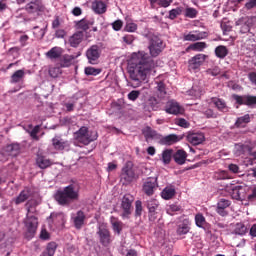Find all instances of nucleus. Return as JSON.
<instances>
[{
    "mask_svg": "<svg viewBox=\"0 0 256 256\" xmlns=\"http://www.w3.org/2000/svg\"><path fill=\"white\" fill-rule=\"evenodd\" d=\"M57 251V243L50 242L48 243L46 250L43 252V256H54Z\"/></svg>",
    "mask_w": 256,
    "mask_h": 256,
    "instance_id": "nucleus-39",
    "label": "nucleus"
},
{
    "mask_svg": "<svg viewBox=\"0 0 256 256\" xmlns=\"http://www.w3.org/2000/svg\"><path fill=\"white\" fill-rule=\"evenodd\" d=\"M26 239H33L39 227V220L35 216H27L25 220Z\"/></svg>",
    "mask_w": 256,
    "mask_h": 256,
    "instance_id": "nucleus-5",
    "label": "nucleus"
},
{
    "mask_svg": "<svg viewBox=\"0 0 256 256\" xmlns=\"http://www.w3.org/2000/svg\"><path fill=\"white\" fill-rule=\"evenodd\" d=\"M36 165L39 169H48V167L53 165V162H51L50 159H47V157L43 155V152H38L36 154Z\"/></svg>",
    "mask_w": 256,
    "mask_h": 256,
    "instance_id": "nucleus-17",
    "label": "nucleus"
},
{
    "mask_svg": "<svg viewBox=\"0 0 256 256\" xmlns=\"http://www.w3.org/2000/svg\"><path fill=\"white\" fill-rule=\"evenodd\" d=\"M54 199L58 205H61L62 207H69L71 203L79 201V188L74 184H70L63 189L57 190L54 195Z\"/></svg>",
    "mask_w": 256,
    "mask_h": 256,
    "instance_id": "nucleus-2",
    "label": "nucleus"
},
{
    "mask_svg": "<svg viewBox=\"0 0 256 256\" xmlns=\"http://www.w3.org/2000/svg\"><path fill=\"white\" fill-rule=\"evenodd\" d=\"M134 201L135 197L131 194H125L123 196L121 202V208L123 209L122 217H129V215H131V209Z\"/></svg>",
    "mask_w": 256,
    "mask_h": 256,
    "instance_id": "nucleus-9",
    "label": "nucleus"
},
{
    "mask_svg": "<svg viewBox=\"0 0 256 256\" xmlns=\"http://www.w3.org/2000/svg\"><path fill=\"white\" fill-rule=\"evenodd\" d=\"M247 199L250 202L256 201V184H253L248 188Z\"/></svg>",
    "mask_w": 256,
    "mask_h": 256,
    "instance_id": "nucleus-48",
    "label": "nucleus"
},
{
    "mask_svg": "<svg viewBox=\"0 0 256 256\" xmlns=\"http://www.w3.org/2000/svg\"><path fill=\"white\" fill-rule=\"evenodd\" d=\"M41 129L40 125H36L32 131L29 132L30 137H32L34 139V141H39V136H37V134L39 133Z\"/></svg>",
    "mask_w": 256,
    "mask_h": 256,
    "instance_id": "nucleus-58",
    "label": "nucleus"
},
{
    "mask_svg": "<svg viewBox=\"0 0 256 256\" xmlns=\"http://www.w3.org/2000/svg\"><path fill=\"white\" fill-rule=\"evenodd\" d=\"M95 25L94 20H88L86 18L81 19L80 21L76 22L77 29H81L82 31H89L90 27Z\"/></svg>",
    "mask_w": 256,
    "mask_h": 256,
    "instance_id": "nucleus-28",
    "label": "nucleus"
},
{
    "mask_svg": "<svg viewBox=\"0 0 256 256\" xmlns=\"http://www.w3.org/2000/svg\"><path fill=\"white\" fill-rule=\"evenodd\" d=\"M137 29H138V26L134 22H127L124 27V31H126L127 33H135Z\"/></svg>",
    "mask_w": 256,
    "mask_h": 256,
    "instance_id": "nucleus-54",
    "label": "nucleus"
},
{
    "mask_svg": "<svg viewBox=\"0 0 256 256\" xmlns=\"http://www.w3.org/2000/svg\"><path fill=\"white\" fill-rule=\"evenodd\" d=\"M146 207L148 209V219L150 223L157 221V209H159V201L157 199H150L146 201Z\"/></svg>",
    "mask_w": 256,
    "mask_h": 256,
    "instance_id": "nucleus-8",
    "label": "nucleus"
},
{
    "mask_svg": "<svg viewBox=\"0 0 256 256\" xmlns=\"http://www.w3.org/2000/svg\"><path fill=\"white\" fill-rule=\"evenodd\" d=\"M165 111L168 113V115H183L185 110L181 105H179V102L175 100H170L166 103Z\"/></svg>",
    "mask_w": 256,
    "mask_h": 256,
    "instance_id": "nucleus-11",
    "label": "nucleus"
},
{
    "mask_svg": "<svg viewBox=\"0 0 256 256\" xmlns=\"http://www.w3.org/2000/svg\"><path fill=\"white\" fill-rule=\"evenodd\" d=\"M249 123H251V115L245 114L244 116L238 117L234 125L237 129H243Z\"/></svg>",
    "mask_w": 256,
    "mask_h": 256,
    "instance_id": "nucleus-25",
    "label": "nucleus"
},
{
    "mask_svg": "<svg viewBox=\"0 0 256 256\" xmlns=\"http://www.w3.org/2000/svg\"><path fill=\"white\" fill-rule=\"evenodd\" d=\"M143 135H144L146 141H149V139H156V137H157V131L151 129V127H147V128L143 131Z\"/></svg>",
    "mask_w": 256,
    "mask_h": 256,
    "instance_id": "nucleus-47",
    "label": "nucleus"
},
{
    "mask_svg": "<svg viewBox=\"0 0 256 256\" xmlns=\"http://www.w3.org/2000/svg\"><path fill=\"white\" fill-rule=\"evenodd\" d=\"M139 95H141V92L139 90H132L128 94V99L129 101H137V99H139Z\"/></svg>",
    "mask_w": 256,
    "mask_h": 256,
    "instance_id": "nucleus-59",
    "label": "nucleus"
},
{
    "mask_svg": "<svg viewBox=\"0 0 256 256\" xmlns=\"http://www.w3.org/2000/svg\"><path fill=\"white\" fill-rule=\"evenodd\" d=\"M7 151H9V153H11V155H17V153H19V145L18 144L8 145Z\"/></svg>",
    "mask_w": 256,
    "mask_h": 256,
    "instance_id": "nucleus-61",
    "label": "nucleus"
},
{
    "mask_svg": "<svg viewBox=\"0 0 256 256\" xmlns=\"http://www.w3.org/2000/svg\"><path fill=\"white\" fill-rule=\"evenodd\" d=\"M214 179L216 181H227V179H231V176L229 175L228 171L219 170L214 173Z\"/></svg>",
    "mask_w": 256,
    "mask_h": 256,
    "instance_id": "nucleus-38",
    "label": "nucleus"
},
{
    "mask_svg": "<svg viewBox=\"0 0 256 256\" xmlns=\"http://www.w3.org/2000/svg\"><path fill=\"white\" fill-rule=\"evenodd\" d=\"M145 111H158L159 110V100L155 97H150L144 106Z\"/></svg>",
    "mask_w": 256,
    "mask_h": 256,
    "instance_id": "nucleus-23",
    "label": "nucleus"
},
{
    "mask_svg": "<svg viewBox=\"0 0 256 256\" xmlns=\"http://www.w3.org/2000/svg\"><path fill=\"white\" fill-rule=\"evenodd\" d=\"M205 59H207V55H205V54L195 55L188 61L189 69H191L192 71L199 69V67H201V65H203V63H205Z\"/></svg>",
    "mask_w": 256,
    "mask_h": 256,
    "instance_id": "nucleus-14",
    "label": "nucleus"
},
{
    "mask_svg": "<svg viewBox=\"0 0 256 256\" xmlns=\"http://www.w3.org/2000/svg\"><path fill=\"white\" fill-rule=\"evenodd\" d=\"M232 199H236V201H241L245 195V188L243 186H234L231 190Z\"/></svg>",
    "mask_w": 256,
    "mask_h": 256,
    "instance_id": "nucleus-27",
    "label": "nucleus"
},
{
    "mask_svg": "<svg viewBox=\"0 0 256 256\" xmlns=\"http://www.w3.org/2000/svg\"><path fill=\"white\" fill-rule=\"evenodd\" d=\"M215 55L218 59H225L229 55V49L224 45H219L215 48Z\"/></svg>",
    "mask_w": 256,
    "mask_h": 256,
    "instance_id": "nucleus-34",
    "label": "nucleus"
},
{
    "mask_svg": "<svg viewBox=\"0 0 256 256\" xmlns=\"http://www.w3.org/2000/svg\"><path fill=\"white\" fill-rule=\"evenodd\" d=\"M246 19L247 18H241L237 21V25H241V23H244L240 28V33L242 34L249 33L251 31V27L245 21Z\"/></svg>",
    "mask_w": 256,
    "mask_h": 256,
    "instance_id": "nucleus-49",
    "label": "nucleus"
},
{
    "mask_svg": "<svg viewBox=\"0 0 256 256\" xmlns=\"http://www.w3.org/2000/svg\"><path fill=\"white\" fill-rule=\"evenodd\" d=\"M221 73V68L219 66H214L206 70V75H211L212 77H217Z\"/></svg>",
    "mask_w": 256,
    "mask_h": 256,
    "instance_id": "nucleus-56",
    "label": "nucleus"
},
{
    "mask_svg": "<svg viewBox=\"0 0 256 256\" xmlns=\"http://www.w3.org/2000/svg\"><path fill=\"white\" fill-rule=\"evenodd\" d=\"M25 77V71L24 70H17L14 72L11 76V83H19L21 80H23Z\"/></svg>",
    "mask_w": 256,
    "mask_h": 256,
    "instance_id": "nucleus-40",
    "label": "nucleus"
},
{
    "mask_svg": "<svg viewBox=\"0 0 256 256\" xmlns=\"http://www.w3.org/2000/svg\"><path fill=\"white\" fill-rule=\"evenodd\" d=\"M92 9L97 15H103L107 12V4L103 1H95L92 3Z\"/></svg>",
    "mask_w": 256,
    "mask_h": 256,
    "instance_id": "nucleus-30",
    "label": "nucleus"
},
{
    "mask_svg": "<svg viewBox=\"0 0 256 256\" xmlns=\"http://www.w3.org/2000/svg\"><path fill=\"white\" fill-rule=\"evenodd\" d=\"M244 9L246 11H251V9H256V0H249L248 2L245 3Z\"/></svg>",
    "mask_w": 256,
    "mask_h": 256,
    "instance_id": "nucleus-63",
    "label": "nucleus"
},
{
    "mask_svg": "<svg viewBox=\"0 0 256 256\" xmlns=\"http://www.w3.org/2000/svg\"><path fill=\"white\" fill-rule=\"evenodd\" d=\"M189 97H192V99H199L201 97L203 91L199 86H193L191 90L188 92Z\"/></svg>",
    "mask_w": 256,
    "mask_h": 256,
    "instance_id": "nucleus-43",
    "label": "nucleus"
},
{
    "mask_svg": "<svg viewBox=\"0 0 256 256\" xmlns=\"http://www.w3.org/2000/svg\"><path fill=\"white\" fill-rule=\"evenodd\" d=\"M162 199L169 201V199H173L175 197V188H165L162 191Z\"/></svg>",
    "mask_w": 256,
    "mask_h": 256,
    "instance_id": "nucleus-44",
    "label": "nucleus"
},
{
    "mask_svg": "<svg viewBox=\"0 0 256 256\" xmlns=\"http://www.w3.org/2000/svg\"><path fill=\"white\" fill-rule=\"evenodd\" d=\"M251 151H253V148L249 142L235 144V153L238 156L245 155V153H251Z\"/></svg>",
    "mask_w": 256,
    "mask_h": 256,
    "instance_id": "nucleus-22",
    "label": "nucleus"
},
{
    "mask_svg": "<svg viewBox=\"0 0 256 256\" xmlns=\"http://www.w3.org/2000/svg\"><path fill=\"white\" fill-rule=\"evenodd\" d=\"M85 37V34L83 31H78L74 33L72 36H70L68 43L70 47H73L74 49H77L81 43H83V38Z\"/></svg>",
    "mask_w": 256,
    "mask_h": 256,
    "instance_id": "nucleus-18",
    "label": "nucleus"
},
{
    "mask_svg": "<svg viewBox=\"0 0 256 256\" xmlns=\"http://www.w3.org/2000/svg\"><path fill=\"white\" fill-rule=\"evenodd\" d=\"M212 103L215 105L218 111H221L222 113H228L229 106H227L225 100L221 98H212Z\"/></svg>",
    "mask_w": 256,
    "mask_h": 256,
    "instance_id": "nucleus-29",
    "label": "nucleus"
},
{
    "mask_svg": "<svg viewBox=\"0 0 256 256\" xmlns=\"http://www.w3.org/2000/svg\"><path fill=\"white\" fill-rule=\"evenodd\" d=\"M232 98L236 102V105H246V107H254L256 105V96L253 95H239L234 94L232 95Z\"/></svg>",
    "mask_w": 256,
    "mask_h": 256,
    "instance_id": "nucleus-6",
    "label": "nucleus"
},
{
    "mask_svg": "<svg viewBox=\"0 0 256 256\" xmlns=\"http://www.w3.org/2000/svg\"><path fill=\"white\" fill-rule=\"evenodd\" d=\"M157 187V178H148L142 186V191L147 197H152V195H155V189H157Z\"/></svg>",
    "mask_w": 256,
    "mask_h": 256,
    "instance_id": "nucleus-12",
    "label": "nucleus"
},
{
    "mask_svg": "<svg viewBox=\"0 0 256 256\" xmlns=\"http://www.w3.org/2000/svg\"><path fill=\"white\" fill-rule=\"evenodd\" d=\"M85 212L79 210L76 213V217L74 218V225L76 227V229H81V227H83V225H85Z\"/></svg>",
    "mask_w": 256,
    "mask_h": 256,
    "instance_id": "nucleus-32",
    "label": "nucleus"
},
{
    "mask_svg": "<svg viewBox=\"0 0 256 256\" xmlns=\"http://www.w3.org/2000/svg\"><path fill=\"white\" fill-rule=\"evenodd\" d=\"M181 211V206L177 205V204H172V205H169L167 210H166V213L167 215H175V213Z\"/></svg>",
    "mask_w": 256,
    "mask_h": 256,
    "instance_id": "nucleus-53",
    "label": "nucleus"
},
{
    "mask_svg": "<svg viewBox=\"0 0 256 256\" xmlns=\"http://www.w3.org/2000/svg\"><path fill=\"white\" fill-rule=\"evenodd\" d=\"M52 147H54L55 151H69L71 143L68 140H63L60 137H54L52 139Z\"/></svg>",
    "mask_w": 256,
    "mask_h": 256,
    "instance_id": "nucleus-15",
    "label": "nucleus"
},
{
    "mask_svg": "<svg viewBox=\"0 0 256 256\" xmlns=\"http://www.w3.org/2000/svg\"><path fill=\"white\" fill-rule=\"evenodd\" d=\"M61 55H63V48L59 46H55L46 52L47 59H50L51 61L61 59Z\"/></svg>",
    "mask_w": 256,
    "mask_h": 256,
    "instance_id": "nucleus-21",
    "label": "nucleus"
},
{
    "mask_svg": "<svg viewBox=\"0 0 256 256\" xmlns=\"http://www.w3.org/2000/svg\"><path fill=\"white\" fill-rule=\"evenodd\" d=\"M172 157L173 149H166L162 152V161L165 165H169V163H171Z\"/></svg>",
    "mask_w": 256,
    "mask_h": 256,
    "instance_id": "nucleus-42",
    "label": "nucleus"
},
{
    "mask_svg": "<svg viewBox=\"0 0 256 256\" xmlns=\"http://www.w3.org/2000/svg\"><path fill=\"white\" fill-rule=\"evenodd\" d=\"M99 73H101V70H99V69H95L93 67H86L85 68V74L86 75H94V76H96V75H99Z\"/></svg>",
    "mask_w": 256,
    "mask_h": 256,
    "instance_id": "nucleus-62",
    "label": "nucleus"
},
{
    "mask_svg": "<svg viewBox=\"0 0 256 256\" xmlns=\"http://www.w3.org/2000/svg\"><path fill=\"white\" fill-rule=\"evenodd\" d=\"M195 223L197 227L203 229V227L207 225V220L205 219V216H203V214L198 213L195 215Z\"/></svg>",
    "mask_w": 256,
    "mask_h": 256,
    "instance_id": "nucleus-45",
    "label": "nucleus"
},
{
    "mask_svg": "<svg viewBox=\"0 0 256 256\" xmlns=\"http://www.w3.org/2000/svg\"><path fill=\"white\" fill-rule=\"evenodd\" d=\"M96 235H98V239L103 247H109L111 245V232L107 227L100 226Z\"/></svg>",
    "mask_w": 256,
    "mask_h": 256,
    "instance_id": "nucleus-10",
    "label": "nucleus"
},
{
    "mask_svg": "<svg viewBox=\"0 0 256 256\" xmlns=\"http://www.w3.org/2000/svg\"><path fill=\"white\" fill-rule=\"evenodd\" d=\"M204 49H207V43L205 42H195L193 44H190L187 48L186 51H203Z\"/></svg>",
    "mask_w": 256,
    "mask_h": 256,
    "instance_id": "nucleus-35",
    "label": "nucleus"
},
{
    "mask_svg": "<svg viewBox=\"0 0 256 256\" xmlns=\"http://www.w3.org/2000/svg\"><path fill=\"white\" fill-rule=\"evenodd\" d=\"M142 35L148 39L149 54L145 51L134 52L131 56L128 73L132 81H137L138 85L147 80V76L154 71L156 64L153 57H159L167 45L157 34L146 28Z\"/></svg>",
    "mask_w": 256,
    "mask_h": 256,
    "instance_id": "nucleus-1",
    "label": "nucleus"
},
{
    "mask_svg": "<svg viewBox=\"0 0 256 256\" xmlns=\"http://www.w3.org/2000/svg\"><path fill=\"white\" fill-rule=\"evenodd\" d=\"M186 139L191 145H201L205 141V135L203 133H189Z\"/></svg>",
    "mask_w": 256,
    "mask_h": 256,
    "instance_id": "nucleus-20",
    "label": "nucleus"
},
{
    "mask_svg": "<svg viewBox=\"0 0 256 256\" xmlns=\"http://www.w3.org/2000/svg\"><path fill=\"white\" fill-rule=\"evenodd\" d=\"M231 206V201L222 198L217 203L216 213L220 215L221 217H227L229 215V212L227 211V208Z\"/></svg>",
    "mask_w": 256,
    "mask_h": 256,
    "instance_id": "nucleus-16",
    "label": "nucleus"
},
{
    "mask_svg": "<svg viewBox=\"0 0 256 256\" xmlns=\"http://www.w3.org/2000/svg\"><path fill=\"white\" fill-rule=\"evenodd\" d=\"M191 231V223L189 220H184L181 224L178 225L176 233L179 237L187 235Z\"/></svg>",
    "mask_w": 256,
    "mask_h": 256,
    "instance_id": "nucleus-24",
    "label": "nucleus"
},
{
    "mask_svg": "<svg viewBox=\"0 0 256 256\" xmlns=\"http://www.w3.org/2000/svg\"><path fill=\"white\" fill-rule=\"evenodd\" d=\"M171 3H173V0H150L151 7H155V5H158V7H163L164 9L170 7Z\"/></svg>",
    "mask_w": 256,
    "mask_h": 256,
    "instance_id": "nucleus-37",
    "label": "nucleus"
},
{
    "mask_svg": "<svg viewBox=\"0 0 256 256\" xmlns=\"http://www.w3.org/2000/svg\"><path fill=\"white\" fill-rule=\"evenodd\" d=\"M234 232L236 235H245L247 233V226L243 223H237Z\"/></svg>",
    "mask_w": 256,
    "mask_h": 256,
    "instance_id": "nucleus-50",
    "label": "nucleus"
},
{
    "mask_svg": "<svg viewBox=\"0 0 256 256\" xmlns=\"http://www.w3.org/2000/svg\"><path fill=\"white\" fill-rule=\"evenodd\" d=\"M114 31H121L123 29V20H116L112 23Z\"/></svg>",
    "mask_w": 256,
    "mask_h": 256,
    "instance_id": "nucleus-64",
    "label": "nucleus"
},
{
    "mask_svg": "<svg viewBox=\"0 0 256 256\" xmlns=\"http://www.w3.org/2000/svg\"><path fill=\"white\" fill-rule=\"evenodd\" d=\"M31 197V190L29 188H26L20 192V194L17 196L15 199V204L16 205H21V203H25L27 199Z\"/></svg>",
    "mask_w": 256,
    "mask_h": 256,
    "instance_id": "nucleus-31",
    "label": "nucleus"
},
{
    "mask_svg": "<svg viewBox=\"0 0 256 256\" xmlns=\"http://www.w3.org/2000/svg\"><path fill=\"white\" fill-rule=\"evenodd\" d=\"M173 159L177 165H185V161H187V152H185V150H177L173 154Z\"/></svg>",
    "mask_w": 256,
    "mask_h": 256,
    "instance_id": "nucleus-26",
    "label": "nucleus"
},
{
    "mask_svg": "<svg viewBox=\"0 0 256 256\" xmlns=\"http://www.w3.org/2000/svg\"><path fill=\"white\" fill-rule=\"evenodd\" d=\"M33 29H34L33 35L37 39L41 40L45 37V29L39 28V26H35Z\"/></svg>",
    "mask_w": 256,
    "mask_h": 256,
    "instance_id": "nucleus-51",
    "label": "nucleus"
},
{
    "mask_svg": "<svg viewBox=\"0 0 256 256\" xmlns=\"http://www.w3.org/2000/svg\"><path fill=\"white\" fill-rule=\"evenodd\" d=\"M86 57L90 65H97L99 57H101V50L99 45H92L86 50Z\"/></svg>",
    "mask_w": 256,
    "mask_h": 256,
    "instance_id": "nucleus-7",
    "label": "nucleus"
},
{
    "mask_svg": "<svg viewBox=\"0 0 256 256\" xmlns=\"http://www.w3.org/2000/svg\"><path fill=\"white\" fill-rule=\"evenodd\" d=\"M199 12L195 8L188 7L185 9V17H188L189 19H195Z\"/></svg>",
    "mask_w": 256,
    "mask_h": 256,
    "instance_id": "nucleus-52",
    "label": "nucleus"
},
{
    "mask_svg": "<svg viewBox=\"0 0 256 256\" xmlns=\"http://www.w3.org/2000/svg\"><path fill=\"white\" fill-rule=\"evenodd\" d=\"M179 136L176 134H169L168 136H165L160 139V143L162 145H175V143H178Z\"/></svg>",
    "mask_w": 256,
    "mask_h": 256,
    "instance_id": "nucleus-33",
    "label": "nucleus"
},
{
    "mask_svg": "<svg viewBox=\"0 0 256 256\" xmlns=\"http://www.w3.org/2000/svg\"><path fill=\"white\" fill-rule=\"evenodd\" d=\"M122 41L126 43V45H133V41H135V36L131 34H126L122 37Z\"/></svg>",
    "mask_w": 256,
    "mask_h": 256,
    "instance_id": "nucleus-60",
    "label": "nucleus"
},
{
    "mask_svg": "<svg viewBox=\"0 0 256 256\" xmlns=\"http://www.w3.org/2000/svg\"><path fill=\"white\" fill-rule=\"evenodd\" d=\"M61 73H63V71L60 67H52L49 69V75L50 77H53V79H57Z\"/></svg>",
    "mask_w": 256,
    "mask_h": 256,
    "instance_id": "nucleus-55",
    "label": "nucleus"
},
{
    "mask_svg": "<svg viewBox=\"0 0 256 256\" xmlns=\"http://www.w3.org/2000/svg\"><path fill=\"white\" fill-rule=\"evenodd\" d=\"M44 9L43 3H41L40 0L31 1L25 6V10L30 15H39L40 13H43Z\"/></svg>",
    "mask_w": 256,
    "mask_h": 256,
    "instance_id": "nucleus-13",
    "label": "nucleus"
},
{
    "mask_svg": "<svg viewBox=\"0 0 256 256\" xmlns=\"http://www.w3.org/2000/svg\"><path fill=\"white\" fill-rule=\"evenodd\" d=\"M183 13V7H177L169 11L168 19L174 21L179 15Z\"/></svg>",
    "mask_w": 256,
    "mask_h": 256,
    "instance_id": "nucleus-46",
    "label": "nucleus"
},
{
    "mask_svg": "<svg viewBox=\"0 0 256 256\" xmlns=\"http://www.w3.org/2000/svg\"><path fill=\"white\" fill-rule=\"evenodd\" d=\"M76 57L74 55H69V54H65L62 57L61 60V67H70L71 63H73V61H75Z\"/></svg>",
    "mask_w": 256,
    "mask_h": 256,
    "instance_id": "nucleus-41",
    "label": "nucleus"
},
{
    "mask_svg": "<svg viewBox=\"0 0 256 256\" xmlns=\"http://www.w3.org/2000/svg\"><path fill=\"white\" fill-rule=\"evenodd\" d=\"M99 139V134L97 131H89V128L86 126L80 127L78 131L74 133V141L81 143V145H89L93 141Z\"/></svg>",
    "mask_w": 256,
    "mask_h": 256,
    "instance_id": "nucleus-3",
    "label": "nucleus"
},
{
    "mask_svg": "<svg viewBox=\"0 0 256 256\" xmlns=\"http://www.w3.org/2000/svg\"><path fill=\"white\" fill-rule=\"evenodd\" d=\"M143 213V202L141 200H137L135 202V215L136 217H141Z\"/></svg>",
    "mask_w": 256,
    "mask_h": 256,
    "instance_id": "nucleus-57",
    "label": "nucleus"
},
{
    "mask_svg": "<svg viewBox=\"0 0 256 256\" xmlns=\"http://www.w3.org/2000/svg\"><path fill=\"white\" fill-rule=\"evenodd\" d=\"M111 225L114 233H117V235H121V232L123 231V222L119 221L118 219L112 217L111 218Z\"/></svg>",
    "mask_w": 256,
    "mask_h": 256,
    "instance_id": "nucleus-36",
    "label": "nucleus"
},
{
    "mask_svg": "<svg viewBox=\"0 0 256 256\" xmlns=\"http://www.w3.org/2000/svg\"><path fill=\"white\" fill-rule=\"evenodd\" d=\"M207 32H200V31H192L188 34H184L183 39L184 41H201V39H206Z\"/></svg>",
    "mask_w": 256,
    "mask_h": 256,
    "instance_id": "nucleus-19",
    "label": "nucleus"
},
{
    "mask_svg": "<svg viewBox=\"0 0 256 256\" xmlns=\"http://www.w3.org/2000/svg\"><path fill=\"white\" fill-rule=\"evenodd\" d=\"M135 168L133 167V162L128 161L122 168L120 179L126 183H133L135 181Z\"/></svg>",
    "mask_w": 256,
    "mask_h": 256,
    "instance_id": "nucleus-4",
    "label": "nucleus"
}]
</instances>
